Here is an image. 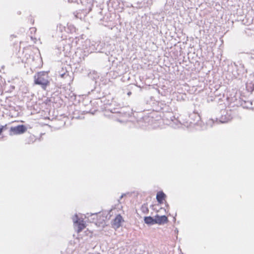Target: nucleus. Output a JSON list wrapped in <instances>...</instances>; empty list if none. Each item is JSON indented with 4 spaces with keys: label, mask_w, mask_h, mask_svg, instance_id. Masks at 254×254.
Wrapping results in <instances>:
<instances>
[{
    "label": "nucleus",
    "mask_w": 254,
    "mask_h": 254,
    "mask_svg": "<svg viewBox=\"0 0 254 254\" xmlns=\"http://www.w3.org/2000/svg\"><path fill=\"white\" fill-rule=\"evenodd\" d=\"M92 4L91 9L89 11L85 10L87 7L83 6L81 12L77 13L75 16L82 19L90 12H92V15L98 17L100 19L101 24L105 26H110L109 23L114 20V17L116 16L115 13L103 8L101 5L98 6L96 0H94Z\"/></svg>",
    "instance_id": "nucleus-1"
},
{
    "label": "nucleus",
    "mask_w": 254,
    "mask_h": 254,
    "mask_svg": "<svg viewBox=\"0 0 254 254\" xmlns=\"http://www.w3.org/2000/svg\"><path fill=\"white\" fill-rule=\"evenodd\" d=\"M141 112H106L104 116L117 121L120 123H125L128 121L137 122L141 127L144 128L146 124L152 123L153 120L149 117H143L140 115Z\"/></svg>",
    "instance_id": "nucleus-2"
},
{
    "label": "nucleus",
    "mask_w": 254,
    "mask_h": 254,
    "mask_svg": "<svg viewBox=\"0 0 254 254\" xmlns=\"http://www.w3.org/2000/svg\"><path fill=\"white\" fill-rule=\"evenodd\" d=\"M184 114H180L179 112H166L165 115L167 120L170 126L174 128L179 127L181 125L187 127H191L192 120H198L200 118L197 112H183Z\"/></svg>",
    "instance_id": "nucleus-3"
},
{
    "label": "nucleus",
    "mask_w": 254,
    "mask_h": 254,
    "mask_svg": "<svg viewBox=\"0 0 254 254\" xmlns=\"http://www.w3.org/2000/svg\"><path fill=\"white\" fill-rule=\"evenodd\" d=\"M212 117L206 122V125L210 127H212L215 122L221 123H225L230 121L233 118L232 112H213Z\"/></svg>",
    "instance_id": "nucleus-4"
},
{
    "label": "nucleus",
    "mask_w": 254,
    "mask_h": 254,
    "mask_svg": "<svg viewBox=\"0 0 254 254\" xmlns=\"http://www.w3.org/2000/svg\"><path fill=\"white\" fill-rule=\"evenodd\" d=\"M34 83L39 85L45 90L48 85L50 84L49 80L48 73L45 71H41L38 72L34 77Z\"/></svg>",
    "instance_id": "nucleus-5"
},
{
    "label": "nucleus",
    "mask_w": 254,
    "mask_h": 254,
    "mask_svg": "<svg viewBox=\"0 0 254 254\" xmlns=\"http://www.w3.org/2000/svg\"><path fill=\"white\" fill-rule=\"evenodd\" d=\"M74 228L77 233H79L85 228V224L83 219L78 218L77 215H74L72 217Z\"/></svg>",
    "instance_id": "nucleus-6"
},
{
    "label": "nucleus",
    "mask_w": 254,
    "mask_h": 254,
    "mask_svg": "<svg viewBox=\"0 0 254 254\" xmlns=\"http://www.w3.org/2000/svg\"><path fill=\"white\" fill-rule=\"evenodd\" d=\"M89 44L91 45L90 46V49L88 51L90 53L94 52L98 53H104L103 51L105 44L101 42H93L92 43L90 41H88Z\"/></svg>",
    "instance_id": "nucleus-7"
},
{
    "label": "nucleus",
    "mask_w": 254,
    "mask_h": 254,
    "mask_svg": "<svg viewBox=\"0 0 254 254\" xmlns=\"http://www.w3.org/2000/svg\"><path fill=\"white\" fill-rule=\"evenodd\" d=\"M109 7H112L114 9L122 12L124 9L125 3L124 2H120V0H109L108 3Z\"/></svg>",
    "instance_id": "nucleus-8"
},
{
    "label": "nucleus",
    "mask_w": 254,
    "mask_h": 254,
    "mask_svg": "<svg viewBox=\"0 0 254 254\" xmlns=\"http://www.w3.org/2000/svg\"><path fill=\"white\" fill-rule=\"evenodd\" d=\"M48 116L44 117V119H48L51 121L54 120H61L63 118H65L66 116L64 114L59 115V112H47Z\"/></svg>",
    "instance_id": "nucleus-9"
},
{
    "label": "nucleus",
    "mask_w": 254,
    "mask_h": 254,
    "mask_svg": "<svg viewBox=\"0 0 254 254\" xmlns=\"http://www.w3.org/2000/svg\"><path fill=\"white\" fill-rule=\"evenodd\" d=\"M27 128L24 125H18L10 128V134H20L25 132Z\"/></svg>",
    "instance_id": "nucleus-10"
},
{
    "label": "nucleus",
    "mask_w": 254,
    "mask_h": 254,
    "mask_svg": "<svg viewBox=\"0 0 254 254\" xmlns=\"http://www.w3.org/2000/svg\"><path fill=\"white\" fill-rule=\"evenodd\" d=\"M71 2H76L78 4L80 3L82 6H87L85 10L89 11L91 9L94 0H68Z\"/></svg>",
    "instance_id": "nucleus-11"
},
{
    "label": "nucleus",
    "mask_w": 254,
    "mask_h": 254,
    "mask_svg": "<svg viewBox=\"0 0 254 254\" xmlns=\"http://www.w3.org/2000/svg\"><path fill=\"white\" fill-rule=\"evenodd\" d=\"M123 221L122 216L120 214L118 215L113 220L112 226L115 229H118L121 226V223Z\"/></svg>",
    "instance_id": "nucleus-12"
},
{
    "label": "nucleus",
    "mask_w": 254,
    "mask_h": 254,
    "mask_svg": "<svg viewBox=\"0 0 254 254\" xmlns=\"http://www.w3.org/2000/svg\"><path fill=\"white\" fill-rule=\"evenodd\" d=\"M156 224H164L168 222V218L165 215L159 216L156 215L155 216Z\"/></svg>",
    "instance_id": "nucleus-13"
},
{
    "label": "nucleus",
    "mask_w": 254,
    "mask_h": 254,
    "mask_svg": "<svg viewBox=\"0 0 254 254\" xmlns=\"http://www.w3.org/2000/svg\"><path fill=\"white\" fill-rule=\"evenodd\" d=\"M166 196V194L163 191H160L157 193L156 199L159 203H162Z\"/></svg>",
    "instance_id": "nucleus-14"
},
{
    "label": "nucleus",
    "mask_w": 254,
    "mask_h": 254,
    "mask_svg": "<svg viewBox=\"0 0 254 254\" xmlns=\"http://www.w3.org/2000/svg\"><path fill=\"white\" fill-rule=\"evenodd\" d=\"M144 221L146 224L150 225H154L156 222H155V218H154L151 216L144 217Z\"/></svg>",
    "instance_id": "nucleus-15"
},
{
    "label": "nucleus",
    "mask_w": 254,
    "mask_h": 254,
    "mask_svg": "<svg viewBox=\"0 0 254 254\" xmlns=\"http://www.w3.org/2000/svg\"><path fill=\"white\" fill-rule=\"evenodd\" d=\"M60 75L61 77L63 78H69V80L70 79V77L69 75V73L66 70L64 71L63 69L60 72Z\"/></svg>",
    "instance_id": "nucleus-16"
},
{
    "label": "nucleus",
    "mask_w": 254,
    "mask_h": 254,
    "mask_svg": "<svg viewBox=\"0 0 254 254\" xmlns=\"http://www.w3.org/2000/svg\"><path fill=\"white\" fill-rule=\"evenodd\" d=\"M69 29V28H67V27L62 24H59L57 25V30H59L61 32H63L64 31L66 32V31Z\"/></svg>",
    "instance_id": "nucleus-17"
},
{
    "label": "nucleus",
    "mask_w": 254,
    "mask_h": 254,
    "mask_svg": "<svg viewBox=\"0 0 254 254\" xmlns=\"http://www.w3.org/2000/svg\"><path fill=\"white\" fill-rule=\"evenodd\" d=\"M246 87L249 92H252L254 90V85L252 83H246Z\"/></svg>",
    "instance_id": "nucleus-18"
},
{
    "label": "nucleus",
    "mask_w": 254,
    "mask_h": 254,
    "mask_svg": "<svg viewBox=\"0 0 254 254\" xmlns=\"http://www.w3.org/2000/svg\"><path fill=\"white\" fill-rule=\"evenodd\" d=\"M84 112H82L80 114V115H77V114H75L74 113L73 116L72 117V119H83L85 118L84 115L85 114H84Z\"/></svg>",
    "instance_id": "nucleus-19"
},
{
    "label": "nucleus",
    "mask_w": 254,
    "mask_h": 254,
    "mask_svg": "<svg viewBox=\"0 0 254 254\" xmlns=\"http://www.w3.org/2000/svg\"><path fill=\"white\" fill-rule=\"evenodd\" d=\"M67 28H69V29L68 30H67L66 31V33H72L73 32H74L75 31V28L74 27L71 25V24H67Z\"/></svg>",
    "instance_id": "nucleus-20"
},
{
    "label": "nucleus",
    "mask_w": 254,
    "mask_h": 254,
    "mask_svg": "<svg viewBox=\"0 0 254 254\" xmlns=\"http://www.w3.org/2000/svg\"><path fill=\"white\" fill-rule=\"evenodd\" d=\"M153 0H144L143 1V5L144 6H149L152 4Z\"/></svg>",
    "instance_id": "nucleus-21"
},
{
    "label": "nucleus",
    "mask_w": 254,
    "mask_h": 254,
    "mask_svg": "<svg viewBox=\"0 0 254 254\" xmlns=\"http://www.w3.org/2000/svg\"><path fill=\"white\" fill-rule=\"evenodd\" d=\"M176 0H166V4L169 6H173Z\"/></svg>",
    "instance_id": "nucleus-22"
},
{
    "label": "nucleus",
    "mask_w": 254,
    "mask_h": 254,
    "mask_svg": "<svg viewBox=\"0 0 254 254\" xmlns=\"http://www.w3.org/2000/svg\"><path fill=\"white\" fill-rule=\"evenodd\" d=\"M8 113H9L8 116H10L12 118L18 116L19 114L20 113L19 112H8Z\"/></svg>",
    "instance_id": "nucleus-23"
},
{
    "label": "nucleus",
    "mask_w": 254,
    "mask_h": 254,
    "mask_svg": "<svg viewBox=\"0 0 254 254\" xmlns=\"http://www.w3.org/2000/svg\"><path fill=\"white\" fill-rule=\"evenodd\" d=\"M124 3H125V5L124 6V7L125 6L127 7H133V5L132 4H130V3H128L127 2H124Z\"/></svg>",
    "instance_id": "nucleus-24"
},
{
    "label": "nucleus",
    "mask_w": 254,
    "mask_h": 254,
    "mask_svg": "<svg viewBox=\"0 0 254 254\" xmlns=\"http://www.w3.org/2000/svg\"><path fill=\"white\" fill-rule=\"evenodd\" d=\"M45 103L47 105H50L51 103H53V102L51 101V99H47L45 101Z\"/></svg>",
    "instance_id": "nucleus-25"
},
{
    "label": "nucleus",
    "mask_w": 254,
    "mask_h": 254,
    "mask_svg": "<svg viewBox=\"0 0 254 254\" xmlns=\"http://www.w3.org/2000/svg\"><path fill=\"white\" fill-rule=\"evenodd\" d=\"M176 2L177 4V5L179 6L180 4H182V0H176Z\"/></svg>",
    "instance_id": "nucleus-26"
},
{
    "label": "nucleus",
    "mask_w": 254,
    "mask_h": 254,
    "mask_svg": "<svg viewBox=\"0 0 254 254\" xmlns=\"http://www.w3.org/2000/svg\"><path fill=\"white\" fill-rule=\"evenodd\" d=\"M250 59L251 60H254V54H252L251 57H250Z\"/></svg>",
    "instance_id": "nucleus-27"
},
{
    "label": "nucleus",
    "mask_w": 254,
    "mask_h": 254,
    "mask_svg": "<svg viewBox=\"0 0 254 254\" xmlns=\"http://www.w3.org/2000/svg\"><path fill=\"white\" fill-rule=\"evenodd\" d=\"M126 195V193H123L122 194V195L120 196V199H122L124 196H125Z\"/></svg>",
    "instance_id": "nucleus-28"
},
{
    "label": "nucleus",
    "mask_w": 254,
    "mask_h": 254,
    "mask_svg": "<svg viewBox=\"0 0 254 254\" xmlns=\"http://www.w3.org/2000/svg\"><path fill=\"white\" fill-rule=\"evenodd\" d=\"M127 95L128 96H130L131 94V92L130 91H129L127 93Z\"/></svg>",
    "instance_id": "nucleus-29"
},
{
    "label": "nucleus",
    "mask_w": 254,
    "mask_h": 254,
    "mask_svg": "<svg viewBox=\"0 0 254 254\" xmlns=\"http://www.w3.org/2000/svg\"><path fill=\"white\" fill-rule=\"evenodd\" d=\"M86 113H89V114H90L92 115H93L94 114V112H86Z\"/></svg>",
    "instance_id": "nucleus-30"
},
{
    "label": "nucleus",
    "mask_w": 254,
    "mask_h": 254,
    "mask_svg": "<svg viewBox=\"0 0 254 254\" xmlns=\"http://www.w3.org/2000/svg\"><path fill=\"white\" fill-rule=\"evenodd\" d=\"M133 12H133V11H130V12H128V13H129V14H132Z\"/></svg>",
    "instance_id": "nucleus-31"
},
{
    "label": "nucleus",
    "mask_w": 254,
    "mask_h": 254,
    "mask_svg": "<svg viewBox=\"0 0 254 254\" xmlns=\"http://www.w3.org/2000/svg\"><path fill=\"white\" fill-rule=\"evenodd\" d=\"M2 131V127H0V134L1 133Z\"/></svg>",
    "instance_id": "nucleus-32"
},
{
    "label": "nucleus",
    "mask_w": 254,
    "mask_h": 254,
    "mask_svg": "<svg viewBox=\"0 0 254 254\" xmlns=\"http://www.w3.org/2000/svg\"><path fill=\"white\" fill-rule=\"evenodd\" d=\"M156 127L155 126H154L153 127V128H156Z\"/></svg>",
    "instance_id": "nucleus-33"
},
{
    "label": "nucleus",
    "mask_w": 254,
    "mask_h": 254,
    "mask_svg": "<svg viewBox=\"0 0 254 254\" xmlns=\"http://www.w3.org/2000/svg\"><path fill=\"white\" fill-rule=\"evenodd\" d=\"M31 29L35 30V29L34 28H32Z\"/></svg>",
    "instance_id": "nucleus-34"
}]
</instances>
